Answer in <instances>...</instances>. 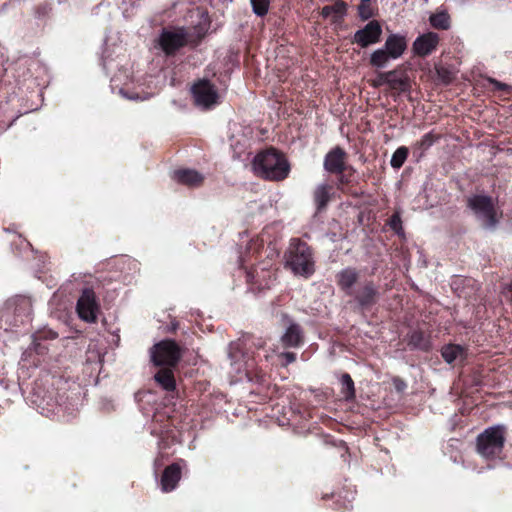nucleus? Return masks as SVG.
Returning a JSON list of instances; mask_svg holds the SVG:
<instances>
[{"instance_id":"nucleus-1","label":"nucleus","mask_w":512,"mask_h":512,"mask_svg":"<svg viewBox=\"0 0 512 512\" xmlns=\"http://www.w3.org/2000/svg\"><path fill=\"white\" fill-rule=\"evenodd\" d=\"M255 174L269 181H281L287 178L290 164L283 154L275 149L258 153L252 163Z\"/></svg>"},{"instance_id":"nucleus-2","label":"nucleus","mask_w":512,"mask_h":512,"mask_svg":"<svg viewBox=\"0 0 512 512\" xmlns=\"http://www.w3.org/2000/svg\"><path fill=\"white\" fill-rule=\"evenodd\" d=\"M286 264L294 274L309 277L314 272V260L310 248L299 240H293L287 254Z\"/></svg>"},{"instance_id":"nucleus-3","label":"nucleus","mask_w":512,"mask_h":512,"mask_svg":"<svg viewBox=\"0 0 512 512\" xmlns=\"http://www.w3.org/2000/svg\"><path fill=\"white\" fill-rule=\"evenodd\" d=\"M505 442L504 428L492 426L487 428L477 438V452L484 458L499 455Z\"/></svg>"},{"instance_id":"nucleus-4","label":"nucleus","mask_w":512,"mask_h":512,"mask_svg":"<svg viewBox=\"0 0 512 512\" xmlns=\"http://www.w3.org/2000/svg\"><path fill=\"white\" fill-rule=\"evenodd\" d=\"M468 206L485 227H494L497 223L496 212L490 197L474 195L468 199Z\"/></svg>"},{"instance_id":"nucleus-5","label":"nucleus","mask_w":512,"mask_h":512,"mask_svg":"<svg viewBox=\"0 0 512 512\" xmlns=\"http://www.w3.org/2000/svg\"><path fill=\"white\" fill-rule=\"evenodd\" d=\"M181 352L172 340H164L153 346L151 358L157 366H174L180 359Z\"/></svg>"},{"instance_id":"nucleus-6","label":"nucleus","mask_w":512,"mask_h":512,"mask_svg":"<svg viewBox=\"0 0 512 512\" xmlns=\"http://www.w3.org/2000/svg\"><path fill=\"white\" fill-rule=\"evenodd\" d=\"M192 93L195 103L200 107L210 108L218 102V93L209 81L200 80L195 83L192 87Z\"/></svg>"},{"instance_id":"nucleus-7","label":"nucleus","mask_w":512,"mask_h":512,"mask_svg":"<svg viewBox=\"0 0 512 512\" xmlns=\"http://www.w3.org/2000/svg\"><path fill=\"white\" fill-rule=\"evenodd\" d=\"M98 309L95 293L91 289H85L77 302L79 317L86 322H95Z\"/></svg>"},{"instance_id":"nucleus-8","label":"nucleus","mask_w":512,"mask_h":512,"mask_svg":"<svg viewBox=\"0 0 512 512\" xmlns=\"http://www.w3.org/2000/svg\"><path fill=\"white\" fill-rule=\"evenodd\" d=\"M382 28L378 21L372 20L363 29L358 30L354 34L353 41L365 48L369 45L376 44L380 41Z\"/></svg>"},{"instance_id":"nucleus-9","label":"nucleus","mask_w":512,"mask_h":512,"mask_svg":"<svg viewBox=\"0 0 512 512\" xmlns=\"http://www.w3.org/2000/svg\"><path fill=\"white\" fill-rule=\"evenodd\" d=\"M439 44V36L434 32H427L418 36L413 42V52L420 56L425 57L436 50Z\"/></svg>"},{"instance_id":"nucleus-10","label":"nucleus","mask_w":512,"mask_h":512,"mask_svg":"<svg viewBox=\"0 0 512 512\" xmlns=\"http://www.w3.org/2000/svg\"><path fill=\"white\" fill-rule=\"evenodd\" d=\"M160 46L165 53H173L186 42V33L183 29L164 31L160 36Z\"/></svg>"},{"instance_id":"nucleus-11","label":"nucleus","mask_w":512,"mask_h":512,"mask_svg":"<svg viewBox=\"0 0 512 512\" xmlns=\"http://www.w3.org/2000/svg\"><path fill=\"white\" fill-rule=\"evenodd\" d=\"M346 157L347 154L342 148H333L324 158V169L329 173H342L345 170Z\"/></svg>"},{"instance_id":"nucleus-12","label":"nucleus","mask_w":512,"mask_h":512,"mask_svg":"<svg viewBox=\"0 0 512 512\" xmlns=\"http://www.w3.org/2000/svg\"><path fill=\"white\" fill-rule=\"evenodd\" d=\"M383 48L386 50L387 54L392 57L393 60L398 59L404 54L407 48L406 38L399 34H391L386 39Z\"/></svg>"},{"instance_id":"nucleus-13","label":"nucleus","mask_w":512,"mask_h":512,"mask_svg":"<svg viewBox=\"0 0 512 512\" xmlns=\"http://www.w3.org/2000/svg\"><path fill=\"white\" fill-rule=\"evenodd\" d=\"M181 478L180 467L176 464L168 466L161 478V488L164 492H169L175 489L178 481Z\"/></svg>"},{"instance_id":"nucleus-14","label":"nucleus","mask_w":512,"mask_h":512,"mask_svg":"<svg viewBox=\"0 0 512 512\" xmlns=\"http://www.w3.org/2000/svg\"><path fill=\"white\" fill-rule=\"evenodd\" d=\"M174 179L178 183L195 187L203 182L204 177L195 170L183 169L175 171Z\"/></svg>"},{"instance_id":"nucleus-15","label":"nucleus","mask_w":512,"mask_h":512,"mask_svg":"<svg viewBox=\"0 0 512 512\" xmlns=\"http://www.w3.org/2000/svg\"><path fill=\"white\" fill-rule=\"evenodd\" d=\"M387 85L390 89L406 92L410 89V80L407 76L398 74L396 71H388L386 77Z\"/></svg>"},{"instance_id":"nucleus-16","label":"nucleus","mask_w":512,"mask_h":512,"mask_svg":"<svg viewBox=\"0 0 512 512\" xmlns=\"http://www.w3.org/2000/svg\"><path fill=\"white\" fill-rule=\"evenodd\" d=\"M346 14V5L343 2H336L331 5L324 6L321 10L323 18L329 19L332 22H337Z\"/></svg>"},{"instance_id":"nucleus-17","label":"nucleus","mask_w":512,"mask_h":512,"mask_svg":"<svg viewBox=\"0 0 512 512\" xmlns=\"http://www.w3.org/2000/svg\"><path fill=\"white\" fill-rule=\"evenodd\" d=\"M287 347H296L302 341V332L297 324L291 323L281 338Z\"/></svg>"},{"instance_id":"nucleus-18","label":"nucleus","mask_w":512,"mask_h":512,"mask_svg":"<svg viewBox=\"0 0 512 512\" xmlns=\"http://www.w3.org/2000/svg\"><path fill=\"white\" fill-rule=\"evenodd\" d=\"M442 357L448 363L452 364L456 361H463L465 358V350L459 345L449 344L443 347Z\"/></svg>"},{"instance_id":"nucleus-19","label":"nucleus","mask_w":512,"mask_h":512,"mask_svg":"<svg viewBox=\"0 0 512 512\" xmlns=\"http://www.w3.org/2000/svg\"><path fill=\"white\" fill-rule=\"evenodd\" d=\"M333 187L328 184H320L314 190V200L319 209L325 207L331 199Z\"/></svg>"},{"instance_id":"nucleus-20","label":"nucleus","mask_w":512,"mask_h":512,"mask_svg":"<svg viewBox=\"0 0 512 512\" xmlns=\"http://www.w3.org/2000/svg\"><path fill=\"white\" fill-rule=\"evenodd\" d=\"M429 22L435 29L447 30L451 26L450 16L446 11H438L431 14Z\"/></svg>"},{"instance_id":"nucleus-21","label":"nucleus","mask_w":512,"mask_h":512,"mask_svg":"<svg viewBox=\"0 0 512 512\" xmlns=\"http://www.w3.org/2000/svg\"><path fill=\"white\" fill-rule=\"evenodd\" d=\"M155 380L165 390L172 391L175 388L173 373L169 369H162L155 375Z\"/></svg>"},{"instance_id":"nucleus-22","label":"nucleus","mask_w":512,"mask_h":512,"mask_svg":"<svg viewBox=\"0 0 512 512\" xmlns=\"http://www.w3.org/2000/svg\"><path fill=\"white\" fill-rule=\"evenodd\" d=\"M392 57L387 54L386 50L382 47L372 52L370 56V64L375 68H384Z\"/></svg>"},{"instance_id":"nucleus-23","label":"nucleus","mask_w":512,"mask_h":512,"mask_svg":"<svg viewBox=\"0 0 512 512\" xmlns=\"http://www.w3.org/2000/svg\"><path fill=\"white\" fill-rule=\"evenodd\" d=\"M357 281V273L351 268H346L338 274V284L342 289H349Z\"/></svg>"},{"instance_id":"nucleus-24","label":"nucleus","mask_w":512,"mask_h":512,"mask_svg":"<svg viewBox=\"0 0 512 512\" xmlns=\"http://www.w3.org/2000/svg\"><path fill=\"white\" fill-rule=\"evenodd\" d=\"M342 392L345 398L352 399L355 396L354 382L349 374H343L340 379Z\"/></svg>"},{"instance_id":"nucleus-25","label":"nucleus","mask_w":512,"mask_h":512,"mask_svg":"<svg viewBox=\"0 0 512 512\" xmlns=\"http://www.w3.org/2000/svg\"><path fill=\"white\" fill-rule=\"evenodd\" d=\"M408 156V149L406 147H399L391 157V166L399 169L405 162Z\"/></svg>"},{"instance_id":"nucleus-26","label":"nucleus","mask_w":512,"mask_h":512,"mask_svg":"<svg viewBox=\"0 0 512 512\" xmlns=\"http://www.w3.org/2000/svg\"><path fill=\"white\" fill-rule=\"evenodd\" d=\"M253 12L258 16H264L269 9V0H250Z\"/></svg>"},{"instance_id":"nucleus-27","label":"nucleus","mask_w":512,"mask_h":512,"mask_svg":"<svg viewBox=\"0 0 512 512\" xmlns=\"http://www.w3.org/2000/svg\"><path fill=\"white\" fill-rule=\"evenodd\" d=\"M358 11L359 16L363 20L371 18L374 14L373 9L371 8L370 4H368V2H362L358 7Z\"/></svg>"},{"instance_id":"nucleus-28","label":"nucleus","mask_w":512,"mask_h":512,"mask_svg":"<svg viewBox=\"0 0 512 512\" xmlns=\"http://www.w3.org/2000/svg\"><path fill=\"white\" fill-rule=\"evenodd\" d=\"M387 72L380 73L375 77L373 80H371V85L375 88L381 87L383 85H387L386 82Z\"/></svg>"},{"instance_id":"nucleus-29","label":"nucleus","mask_w":512,"mask_h":512,"mask_svg":"<svg viewBox=\"0 0 512 512\" xmlns=\"http://www.w3.org/2000/svg\"><path fill=\"white\" fill-rule=\"evenodd\" d=\"M400 224H401V220L399 218V216L397 215H394L392 218H391V221H390V225L393 229L397 230L398 228H400Z\"/></svg>"},{"instance_id":"nucleus-30","label":"nucleus","mask_w":512,"mask_h":512,"mask_svg":"<svg viewBox=\"0 0 512 512\" xmlns=\"http://www.w3.org/2000/svg\"><path fill=\"white\" fill-rule=\"evenodd\" d=\"M283 356L286 359L287 363H291L295 360V355L293 353H284Z\"/></svg>"},{"instance_id":"nucleus-31","label":"nucleus","mask_w":512,"mask_h":512,"mask_svg":"<svg viewBox=\"0 0 512 512\" xmlns=\"http://www.w3.org/2000/svg\"><path fill=\"white\" fill-rule=\"evenodd\" d=\"M362 2H369L370 0H361Z\"/></svg>"}]
</instances>
